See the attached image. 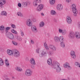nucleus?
<instances>
[{
  "mask_svg": "<svg viewBox=\"0 0 80 80\" xmlns=\"http://www.w3.org/2000/svg\"><path fill=\"white\" fill-rule=\"evenodd\" d=\"M47 63L48 65L51 66L52 68L56 69V72L58 73L60 72L62 70L60 63L57 62H54L52 63V59L48 58L47 60Z\"/></svg>",
  "mask_w": 80,
  "mask_h": 80,
  "instance_id": "obj_1",
  "label": "nucleus"
},
{
  "mask_svg": "<svg viewBox=\"0 0 80 80\" xmlns=\"http://www.w3.org/2000/svg\"><path fill=\"white\" fill-rule=\"evenodd\" d=\"M42 48L41 47L38 48L36 50V52L37 53L39 54L41 52V54H39L40 57H46L47 56V52H46V49H43L42 50Z\"/></svg>",
  "mask_w": 80,
  "mask_h": 80,
  "instance_id": "obj_2",
  "label": "nucleus"
},
{
  "mask_svg": "<svg viewBox=\"0 0 80 80\" xmlns=\"http://www.w3.org/2000/svg\"><path fill=\"white\" fill-rule=\"evenodd\" d=\"M76 5L75 4H73L70 6L71 8L72 9V10L73 13V15L75 17L77 16V13H78V10L76 9Z\"/></svg>",
  "mask_w": 80,
  "mask_h": 80,
  "instance_id": "obj_3",
  "label": "nucleus"
},
{
  "mask_svg": "<svg viewBox=\"0 0 80 80\" xmlns=\"http://www.w3.org/2000/svg\"><path fill=\"white\" fill-rule=\"evenodd\" d=\"M6 35L8 38L10 40H15V39L14 35L10 32H6Z\"/></svg>",
  "mask_w": 80,
  "mask_h": 80,
  "instance_id": "obj_4",
  "label": "nucleus"
},
{
  "mask_svg": "<svg viewBox=\"0 0 80 80\" xmlns=\"http://www.w3.org/2000/svg\"><path fill=\"white\" fill-rule=\"evenodd\" d=\"M32 71L30 69H27L25 71V74L27 77H30L32 75Z\"/></svg>",
  "mask_w": 80,
  "mask_h": 80,
  "instance_id": "obj_5",
  "label": "nucleus"
},
{
  "mask_svg": "<svg viewBox=\"0 0 80 80\" xmlns=\"http://www.w3.org/2000/svg\"><path fill=\"white\" fill-rule=\"evenodd\" d=\"M43 8V5L40 4L36 8V11L37 12H41Z\"/></svg>",
  "mask_w": 80,
  "mask_h": 80,
  "instance_id": "obj_6",
  "label": "nucleus"
},
{
  "mask_svg": "<svg viewBox=\"0 0 80 80\" xmlns=\"http://www.w3.org/2000/svg\"><path fill=\"white\" fill-rule=\"evenodd\" d=\"M58 32L59 33H62L63 35H65L67 34V31L65 29H63L61 28H59Z\"/></svg>",
  "mask_w": 80,
  "mask_h": 80,
  "instance_id": "obj_7",
  "label": "nucleus"
},
{
  "mask_svg": "<svg viewBox=\"0 0 80 80\" xmlns=\"http://www.w3.org/2000/svg\"><path fill=\"white\" fill-rule=\"evenodd\" d=\"M63 65L65 68H67L68 70H70L72 68V67L70 65V64L68 62H65Z\"/></svg>",
  "mask_w": 80,
  "mask_h": 80,
  "instance_id": "obj_8",
  "label": "nucleus"
},
{
  "mask_svg": "<svg viewBox=\"0 0 80 80\" xmlns=\"http://www.w3.org/2000/svg\"><path fill=\"white\" fill-rule=\"evenodd\" d=\"M13 55L16 57H18L20 56V52L17 50H15L13 51Z\"/></svg>",
  "mask_w": 80,
  "mask_h": 80,
  "instance_id": "obj_9",
  "label": "nucleus"
},
{
  "mask_svg": "<svg viewBox=\"0 0 80 80\" xmlns=\"http://www.w3.org/2000/svg\"><path fill=\"white\" fill-rule=\"evenodd\" d=\"M6 3V0H0V7L1 8H4V5Z\"/></svg>",
  "mask_w": 80,
  "mask_h": 80,
  "instance_id": "obj_10",
  "label": "nucleus"
},
{
  "mask_svg": "<svg viewBox=\"0 0 80 80\" xmlns=\"http://www.w3.org/2000/svg\"><path fill=\"white\" fill-rule=\"evenodd\" d=\"M67 22L68 24H71L72 23V20L69 16H68L66 17Z\"/></svg>",
  "mask_w": 80,
  "mask_h": 80,
  "instance_id": "obj_11",
  "label": "nucleus"
},
{
  "mask_svg": "<svg viewBox=\"0 0 80 80\" xmlns=\"http://www.w3.org/2000/svg\"><path fill=\"white\" fill-rule=\"evenodd\" d=\"M71 57L73 59H75L76 58V55H75V52L73 50H72L70 53Z\"/></svg>",
  "mask_w": 80,
  "mask_h": 80,
  "instance_id": "obj_12",
  "label": "nucleus"
},
{
  "mask_svg": "<svg viewBox=\"0 0 80 80\" xmlns=\"http://www.w3.org/2000/svg\"><path fill=\"white\" fill-rule=\"evenodd\" d=\"M68 37L69 38H75V34L72 31H70L68 35Z\"/></svg>",
  "mask_w": 80,
  "mask_h": 80,
  "instance_id": "obj_13",
  "label": "nucleus"
},
{
  "mask_svg": "<svg viewBox=\"0 0 80 80\" xmlns=\"http://www.w3.org/2000/svg\"><path fill=\"white\" fill-rule=\"evenodd\" d=\"M56 8L58 11H61L63 10V5L60 4H59L57 5Z\"/></svg>",
  "mask_w": 80,
  "mask_h": 80,
  "instance_id": "obj_14",
  "label": "nucleus"
},
{
  "mask_svg": "<svg viewBox=\"0 0 80 80\" xmlns=\"http://www.w3.org/2000/svg\"><path fill=\"white\" fill-rule=\"evenodd\" d=\"M26 24L28 27H31L32 25V21L30 19H28L26 21Z\"/></svg>",
  "mask_w": 80,
  "mask_h": 80,
  "instance_id": "obj_15",
  "label": "nucleus"
},
{
  "mask_svg": "<svg viewBox=\"0 0 80 80\" xmlns=\"http://www.w3.org/2000/svg\"><path fill=\"white\" fill-rule=\"evenodd\" d=\"M7 53L9 56H13V51L12 50L8 49L7 51Z\"/></svg>",
  "mask_w": 80,
  "mask_h": 80,
  "instance_id": "obj_16",
  "label": "nucleus"
},
{
  "mask_svg": "<svg viewBox=\"0 0 80 80\" xmlns=\"http://www.w3.org/2000/svg\"><path fill=\"white\" fill-rule=\"evenodd\" d=\"M49 48L51 49V50H52V51H56V50H57L56 47L52 44L49 45Z\"/></svg>",
  "mask_w": 80,
  "mask_h": 80,
  "instance_id": "obj_17",
  "label": "nucleus"
},
{
  "mask_svg": "<svg viewBox=\"0 0 80 80\" xmlns=\"http://www.w3.org/2000/svg\"><path fill=\"white\" fill-rule=\"evenodd\" d=\"M75 37L77 39H80V32L78 31H76L75 33Z\"/></svg>",
  "mask_w": 80,
  "mask_h": 80,
  "instance_id": "obj_18",
  "label": "nucleus"
},
{
  "mask_svg": "<svg viewBox=\"0 0 80 80\" xmlns=\"http://www.w3.org/2000/svg\"><path fill=\"white\" fill-rule=\"evenodd\" d=\"M5 27L4 25H1L0 26V30L2 33H5Z\"/></svg>",
  "mask_w": 80,
  "mask_h": 80,
  "instance_id": "obj_19",
  "label": "nucleus"
},
{
  "mask_svg": "<svg viewBox=\"0 0 80 80\" xmlns=\"http://www.w3.org/2000/svg\"><path fill=\"white\" fill-rule=\"evenodd\" d=\"M29 62L32 65H36V63H35V61L33 58H31L29 61Z\"/></svg>",
  "mask_w": 80,
  "mask_h": 80,
  "instance_id": "obj_20",
  "label": "nucleus"
},
{
  "mask_svg": "<svg viewBox=\"0 0 80 80\" xmlns=\"http://www.w3.org/2000/svg\"><path fill=\"white\" fill-rule=\"evenodd\" d=\"M31 30L33 32L36 33L37 32V28L35 26H32L31 27Z\"/></svg>",
  "mask_w": 80,
  "mask_h": 80,
  "instance_id": "obj_21",
  "label": "nucleus"
},
{
  "mask_svg": "<svg viewBox=\"0 0 80 80\" xmlns=\"http://www.w3.org/2000/svg\"><path fill=\"white\" fill-rule=\"evenodd\" d=\"M1 15L2 16H7V12L5 11H2L1 12Z\"/></svg>",
  "mask_w": 80,
  "mask_h": 80,
  "instance_id": "obj_22",
  "label": "nucleus"
},
{
  "mask_svg": "<svg viewBox=\"0 0 80 80\" xmlns=\"http://www.w3.org/2000/svg\"><path fill=\"white\" fill-rule=\"evenodd\" d=\"M49 2L51 5H55V3H56V0H49Z\"/></svg>",
  "mask_w": 80,
  "mask_h": 80,
  "instance_id": "obj_23",
  "label": "nucleus"
},
{
  "mask_svg": "<svg viewBox=\"0 0 80 80\" xmlns=\"http://www.w3.org/2000/svg\"><path fill=\"white\" fill-rule=\"evenodd\" d=\"M5 62L6 66L7 67H9V65H10V64H9L8 59H5Z\"/></svg>",
  "mask_w": 80,
  "mask_h": 80,
  "instance_id": "obj_24",
  "label": "nucleus"
},
{
  "mask_svg": "<svg viewBox=\"0 0 80 80\" xmlns=\"http://www.w3.org/2000/svg\"><path fill=\"white\" fill-rule=\"evenodd\" d=\"M44 25H45V23H44V22L42 21L39 23V27L40 28H42V27H44Z\"/></svg>",
  "mask_w": 80,
  "mask_h": 80,
  "instance_id": "obj_25",
  "label": "nucleus"
},
{
  "mask_svg": "<svg viewBox=\"0 0 80 80\" xmlns=\"http://www.w3.org/2000/svg\"><path fill=\"white\" fill-rule=\"evenodd\" d=\"M32 5L34 7H36L38 6V3L35 0H34L32 2Z\"/></svg>",
  "mask_w": 80,
  "mask_h": 80,
  "instance_id": "obj_26",
  "label": "nucleus"
},
{
  "mask_svg": "<svg viewBox=\"0 0 80 80\" xmlns=\"http://www.w3.org/2000/svg\"><path fill=\"white\" fill-rule=\"evenodd\" d=\"M54 40L56 42H59V37L57 36H55L54 37Z\"/></svg>",
  "mask_w": 80,
  "mask_h": 80,
  "instance_id": "obj_27",
  "label": "nucleus"
},
{
  "mask_svg": "<svg viewBox=\"0 0 80 80\" xmlns=\"http://www.w3.org/2000/svg\"><path fill=\"white\" fill-rule=\"evenodd\" d=\"M15 69L18 72H22L23 69L21 68L18 67H16Z\"/></svg>",
  "mask_w": 80,
  "mask_h": 80,
  "instance_id": "obj_28",
  "label": "nucleus"
},
{
  "mask_svg": "<svg viewBox=\"0 0 80 80\" xmlns=\"http://www.w3.org/2000/svg\"><path fill=\"white\" fill-rule=\"evenodd\" d=\"M4 65V61L2 58H0V66H3Z\"/></svg>",
  "mask_w": 80,
  "mask_h": 80,
  "instance_id": "obj_29",
  "label": "nucleus"
},
{
  "mask_svg": "<svg viewBox=\"0 0 80 80\" xmlns=\"http://www.w3.org/2000/svg\"><path fill=\"white\" fill-rule=\"evenodd\" d=\"M44 46L45 48H46V49L47 50H49V48H48V46L47 43L45 42L44 43Z\"/></svg>",
  "mask_w": 80,
  "mask_h": 80,
  "instance_id": "obj_30",
  "label": "nucleus"
},
{
  "mask_svg": "<svg viewBox=\"0 0 80 80\" xmlns=\"http://www.w3.org/2000/svg\"><path fill=\"white\" fill-rule=\"evenodd\" d=\"M50 13L52 15H55L56 11L54 10H52L50 11Z\"/></svg>",
  "mask_w": 80,
  "mask_h": 80,
  "instance_id": "obj_31",
  "label": "nucleus"
},
{
  "mask_svg": "<svg viewBox=\"0 0 80 80\" xmlns=\"http://www.w3.org/2000/svg\"><path fill=\"white\" fill-rule=\"evenodd\" d=\"M17 15L18 16H19V17H22L23 16V14L20 11L17 12Z\"/></svg>",
  "mask_w": 80,
  "mask_h": 80,
  "instance_id": "obj_32",
  "label": "nucleus"
},
{
  "mask_svg": "<svg viewBox=\"0 0 80 80\" xmlns=\"http://www.w3.org/2000/svg\"><path fill=\"white\" fill-rule=\"evenodd\" d=\"M64 41V38L62 36H61L59 37V42H62Z\"/></svg>",
  "mask_w": 80,
  "mask_h": 80,
  "instance_id": "obj_33",
  "label": "nucleus"
},
{
  "mask_svg": "<svg viewBox=\"0 0 80 80\" xmlns=\"http://www.w3.org/2000/svg\"><path fill=\"white\" fill-rule=\"evenodd\" d=\"M11 32H12V33H14V34H16V35L18 34V32H17V31H16L14 29H12L11 30Z\"/></svg>",
  "mask_w": 80,
  "mask_h": 80,
  "instance_id": "obj_34",
  "label": "nucleus"
},
{
  "mask_svg": "<svg viewBox=\"0 0 80 80\" xmlns=\"http://www.w3.org/2000/svg\"><path fill=\"white\" fill-rule=\"evenodd\" d=\"M60 46L62 48H64V47H65V43H64L63 42H61L60 43Z\"/></svg>",
  "mask_w": 80,
  "mask_h": 80,
  "instance_id": "obj_35",
  "label": "nucleus"
},
{
  "mask_svg": "<svg viewBox=\"0 0 80 80\" xmlns=\"http://www.w3.org/2000/svg\"><path fill=\"white\" fill-rule=\"evenodd\" d=\"M12 43L14 45H15V46H17L18 45V43L17 42L15 41H12Z\"/></svg>",
  "mask_w": 80,
  "mask_h": 80,
  "instance_id": "obj_36",
  "label": "nucleus"
},
{
  "mask_svg": "<svg viewBox=\"0 0 80 80\" xmlns=\"http://www.w3.org/2000/svg\"><path fill=\"white\" fill-rule=\"evenodd\" d=\"M22 5L24 6V7H27V2H23L22 3Z\"/></svg>",
  "mask_w": 80,
  "mask_h": 80,
  "instance_id": "obj_37",
  "label": "nucleus"
},
{
  "mask_svg": "<svg viewBox=\"0 0 80 80\" xmlns=\"http://www.w3.org/2000/svg\"><path fill=\"white\" fill-rule=\"evenodd\" d=\"M16 39L18 40H19V41H21L22 40V38L18 36H17Z\"/></svg>",
  "mask_w": 80,
  "mask_h": 80,
  "instance_id": "obj_38",
  "label": "nucleus"
},
{
  "mask_svg": "<svg viewBox=\"0 0 80 80\" xmlns=\"http://www.w3.org/2000/svg\"><path fill=\"white\" fill-rule=\"evenodd\" d=\"M11 26L13 29H15L16 28V25L15 24H12L11 25Z\"/></svg>",
  "mask_w": 80,
  "mask_h": 80,
  "instance_id": "obj_39",
  "label": "nucleus"
},
{
  "mask_svg": "<svg viewBox=\"0 0 80 80\" xmlns=\"http://www.w3.org/2000/svg\"><path fill=\"white\" fill-rule=\"evenodd\" d=\"M79 64L80 63H79V62H76L74 63V65H75V66H76V67H78Z\"/></svg>",
  "mask_w": 80,
  "mask_h": 80,
  "instance_id": "obj_40",
  "label": "nucleus"
},
{
  "mask_svg": "<svg viewBox=\"0 0 80 80\" xmlns=\"http://www.w3.org/2000/svg\"><path fill=\"white\" fill-rule=\"evenodd\" d=\"M20 33H21V35L22 37H23L24 36V33L23 32L22 30H21Z\"/></svg>",
  "mask_w": 80,
  "mask_h": 80,
  "instance_id": "obj_41",
  "label": "nucleus"
},
{
  "mask_svg": "<svg viewBox=\"0 0 80 80\" xmlns=\"http://www.w3.org/2000/svg\"><path fill=\"white\" fill-rule=\"evenodd\" d=\"M26 3H27V5H30L31 4V2L28 1H27Z\"/></svg>",
  "mask_w": 80,
  "mask_h": 80,
  "instance_id": "obj_42",
  "label": "nucleus"
},
{
  "mask_svg": "<svg viewBox=\"0 0 80 80\" xmlns=\"http://www.w3.org/2000/svg\"><path fill=\"white\" fill-rule=\"evenodd\" d=\"M18 6L20 8L22 7V4L20 3H18Z\"/></svg>",
  "mask_w": 80,
  "mask_h": 80,
  "instance_id": "obj_43",
  "label": "nucleus"
},
{
  "mask_svg": "<svg viewBox=\"0 0 80 80\" xmlns=\"http://www.w3.org/2000/svg\"><path fill=\"white\" fill-rule=\"evenodd\" d=\"M38 3H40L41 2H42V0H35Z\"/></svg>",
  "mask_w": 80,
  "mask_h": 80,
  "instance_id": "obj_44",
  "label": "nucleus"
},
{
  "mask_svg": "<svg viewBox=\"0 0 80 80\" xmlns=\"http://www.w3.org/2000/svg\"><path fill=\"white\" fill-rule=\"evenodd\" d=\"M10 29V27H7L6 28V31L7 30H9Z\"/></svg>",
  "mask_w": 80,
  "mask_h": 80,
  "instance_id": "obj_45",
  "label": "nucleus"
},
{
  "mask_svg": "<svg viewBox=\"0 0 80 80\" xmlns=\"http://www.w3.org/2000/svg\"><path fill=\"white\" fill-rule=\"evenodd\" d=\"M66 1V3H70V2H71V0H65Z\"/></svg>",
  "mask_w": 80,
  "mask_h": 80,
  "instance_id": "obj_46",
  "label": "nucleus"
},
{
  "mask_svg": "<svg viewBox=\"0 0 80 80\" xmlns=\"http://www.w3.org/2000/svg\"><path fill=\"white\" fill-rule=\"evenodd\" d=\"M53 54V53H52V52H49L48 53V54L49 55H52V54Z\"/></svg>",
  "mask_w": 80,
  "mask_h": 80,
  "instance_id": "obj_47",
  "label": "nucleus"
},
{
  "mask_svg": "<svg viewBox=\"0 0 80 80\" xmlns=\"http://www.w3.org/2000/svg\"><path fill=\"white\" fill-rule=\"evenodd\" d=\"M31 43L32 44H33L34 43V41H33V40H31Z\"/></svg>",
  "mask_w": 80,
  "mask_h": 80,
  "instance_id": "obj_48",
  "label": "nucleus"
},
{
  "mask_svg": "<svg viewBox=\"0 0 80 80\" xmlns=\"http://www.w3.org/2000/svg\"><path fill=\"white\" fill-rule=\"evenodd\" d=\"M41 15L42 16H45V14L43 12H41Z\"/></svg>",
  "mask_w": 80,
  "mask_h": 80,
  "instance_id": "obj_49",
  "label": "nucleus"
},
{
  "mask_svg": "<svg viewBox=\"0 0 80 80\" xmlns=\"http://www.w3.org/2000/svg\"><path fill=\"white\" fill-rule=\"evenodd\" d=\"M31 67L32 68H35V66H34V65H31Z\"/></svg>",
  "mask_w": 80,
  "mask_h": 80,
  "instance_id": "obj_50",
  "label": "nucleus"
},
{
  "mask_svg": "<svg viewBox=\"0 0 80 80\" xmlns=\"http://www.w3.org/2000/svg\"><path fill=\"white\" fill-rule=\"evenodd\" d=\"M4 80H11L10 79L8 78H6Z\"/></svg>",
  "mask_w": 80,
  "mask_h": 80,
  "instance_id": "obj_51",
  "label": "nucleus"
},
{
  "mask_svg": "<svg viewBox=\"0 0 80 80\" xmlns=\"http://www.w3.org/2000/svg\"><path fill=\"white\" fill-rule=\"evenodd\" d=\"M33 21L34 22H37V19H34Z\"/></svg>",
  "mask_w": 80,
  "mask_h": 80,
  "instance_id": "obj_52",
  "label": "nucleus"
},
{
  "mask_svg": "<svg viewBox=\"0 0 80 80\" xmlns=\"http://www.w3.org/2000/svg\"><path fill=\"white\" fill-rule=\"evenodd\" d=\"M12 79H13V80H14V79H15V78L14 77H12Z\"/></svg>",
  "mask_w": 80,
  "mask_h": 80,
  "instance_id": "obj_53",
  "label": "nucleus"
},
{
  "mask_svg": "<svg viewBox=\"0 0 80 80\" xmlns=\"http://www.w3.org/2000/svg\"><path fill=\"white\" fill-rule=\"evenodd\" d=\"M78 67H79V68H80V64Z\"/></svg>",
  "mask_w": 80,
  "mask_h": 80,
  "instance_id": "obj_54",
  "label": "nucleus"
},
{
  "mask_svg": "<svg viewBox=\"0 0 80 80\" xmlns=\"http://www.w3.org/2000/svg\"><path fill=\"white\" fill-rule=\"evenodd\" d=\"M78 28H80V24L79 25Z\"/></svg>",
  "mask_w": 80,
  "mask_h": 80,
  "instance_id": "obj_55",
  "label": "nucleus"
},
{
  "mask_svg": "<svg viewBox=\"0 0 80 80\" xmlns=\"http://www.w3.org/2000/svg\"><path fill=\"white\" fill-rule=\"evenodd\" d=\"M54 22H55L56 21V19H54Z\"/></svg>",
  "mask_w": 80,
  "mask_h": 80,
  "instance_id": "obj_56",
  "label": "nucleus"
}]
</instances>
